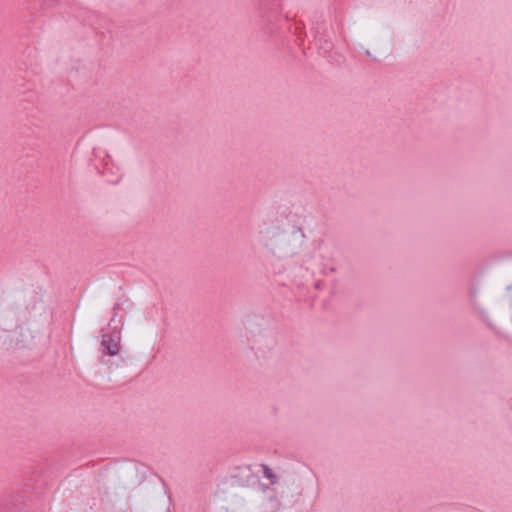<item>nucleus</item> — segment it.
Wrapping results in <instances>:
<instances>
[{"instance_id":"nucleus-1","label":"nucleus","mask_w":512,"mask_h":512,"mask_svg":"<svg viewBox=\"0 0 512 512\" xmlns=\"http://www.w3.org/2000/svg\"><path fill=\"white\" fill-rule=\"evenodd\" d=\"M300 232L294 229L291 233L280 232L279 229L273 232L271 241L266 246L273 252L284 256L296 254L299 245L296 243L300 239Z\"/></svg>"},{"instance_id":"nucleus-2","label":"nucleus","mask_w":512,"mask_h":512,"mask_svg":"<svg viewBox=\"0 0 512 512\" xmlns=\"http://www.w3.org/2000/svg\"><path fill=\"white\" fill-rule=\"evenodd\" d=\"M261 508L263 512H280L281 502L274 490L268 489L265 491Z\"/></svg>"},{"instance_id":"nucleus-3","label":"nucleus","mask_w":512,"mask_h":512,"mask_svg":"<svg viewBox=\"0 0 512 512\" xmlns=\"http://www.w3.org/2000/svg\"><path fill=\"white\" fill-rule=\"evenodd\" d=\"M103 352L109 356H116L120 352L121 338L120 336L103 335L101 340Z\"/></svg>"},{"instance_id":"nucleus-4","label":"nucleus","mask_w":512,"mask_h":512,"mask_svg":"<svg viewBox=\"0 0 512 512\" xmlns=\"http://www.w3.org/2000/svg\"><path fill=\"white\" fill-rule=\"evenodd\" d=\"M506 299H507L509 308L512 311V284L507 288Z\"/></svg>"},{"instance_id":"nucleus-5","label":"nucleus","mask_w":512,"mask_h":512,"mask_svg":"<svg viewBox=\"0 0 512 512\" xmlns=\"http://www.w3.org/2000/svg\"><path fill=\"white\" fill-rule=\"evenodd\" d=\"M265 476L271 480L272 483L276 482V476L273 475L272 471L270 469H265Z\"/></svg>"}]
</instances>
